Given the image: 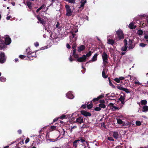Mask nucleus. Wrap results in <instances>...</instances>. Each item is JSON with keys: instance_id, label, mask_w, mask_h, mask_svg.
Masks as SVG:
<instances>
[{"instance_id": "1", "label": "nucleus", "mask_w": 148, "mask_h": 148, "mask_svg": "<svg viewBox=\"0 0 148 148\" xmlns=\"http://www.w3.org/2000/svg\"><path fill=\"white\" fill-rule=\"evenodd\" d=\"M5 42L3 41L1 43L0 42V49H3L5 48L6 45H9L10 44L11 42V40L9 36H6L5 37Z\"/></svg>"}, {"instance_id": "2", "label": "nucleus", "mask_w": 148, "mask_h": 148, "mask_svg": "<svg viewBox=\"0 0 148 148\" xmlns=\"http://www.w3.org/2000/svg\"><path fill=\"white\" fill-rule=\"evenodd\" d=\"M70 41L71 43L75 42L77 39V34L71 32V34L69 36Z\"/></svg>"}, {"instance_id": "3", "label": "nucleus", "mask_w": 148, "mask_h": 148, "mask_svg": "<svg viewBox=\"0 0 148 148\" xmlns=\"http://www.w3.org/2000/svg\"><path fill=\"white\" fill-rule=\"evenodd\" d=\"M102 57L103 60V64L104 66H105L108 63V55L105 51L103 52Z\"/></svg>"}, {"instance_id": "4", "label": "nucleus", "mask_w": 148, "mask_h": 148, "mask_svg": "<svg viewBox=\"0 0 148 148\" xmlns=\"http://www.w3.org/2000/svg\"><path fill=\"white\" fill-rule=\"evenodd\" d=\"M65 7L66 10V15L68 16H71L72 14V12L70 6L66 5H65Z\"/></svg>"}, {"instance_id": "5", "label": "nucleus", "mask_w": 148, "mask_h": 148, "mask_svg": "<svg viewBox=\"0 0 148 148\" xmlns=\"http://www.w3.org/2000/svg\"><path fill=\"white\" fill-rule=\"evenodd\" d=\"M116 34H117L119 40L123 39L124 38L123 34V32L121 29H119L116 32Z\"/></svg>"}, {"instance_id": "6", "label": "nucleus", "mask_w": 148, "mask_h": 148, "mask_svg": "<svg viewBox=\"0 0 148 148\" xmlns=\"http://www.w3.org/2000/svg\"><path fill=\"white\" fill-rule=\"evenodd\" d=\"M27 53L28 57L30 60H33V59H31L32 58H35L36 56V54L35 52H28Z\"/></svg>"}, {"instance_id": "7", "label": "nucleus", "mask_w": 148, "mask_h": 148, "mask_svg": "<svg viewBox=\"0 0 148 148\" xmlns=\"http://www.w3.org/2000/svg\"><path fill=\"white\" fill-rule=\"evenodd\" d=\"M124 46L121 48V50L123 51H125L128 47L127 46V41L126 39L124 40Z\"/></svg>"}, {"instance_id": "8", "label": "nucleus", "mask_w": 148, "mask_h": 148, "mask_svg": "<svg viewBox=\"0 0 148 148\" xmlns=\"http://www.w3.org/2000/svg\"><path fill=\"white\" fill-rule=\"evenodd\" d=\"M36 17L39 21L37 22V23H39V22H40V23L43 25L46 24V21L43 19L39 15L36 16Z\"/></svg>"}, {"instance_id": "9", "label": "nucleus", "mask_w": 148, "mask_h": 148, "mask_svg": "<svg viewBox=\"0 0 148 148\" xmlns=\"http://www.w3.org/2000/svg\"><path fill=\"white\" fill-rule=\"evenodd\" d=\"M135 47V45L133 44L132 41L130 39H129L128 42V50L132 49L134 48Z\"/></svg>"}, {"instance_id": "10", "label": "nucleus", "mask_w": 148, "mask_h": 148, "mask_svg": "<svg viewBox=\"0 0 148 148\" xmlns=\"http://www.w3.org/2000/svg\"><path fill=\"white\" fill-rule=\"evenodd\" d=\"M5 59L6 58L4 54L3 53H1L0 54V62L1 63H3L4 62Z\"/></svg>"}, {"instance_id": "11", "label": "nucleus", "mask_w": 148, "mask_h": 148, "mask_svg": "<svg viewBox=\"0 0 148 148\" xmlns=\"http://www.w3.org/2000/svg\"><path fill=\"white\" fill-rule=\"evenodd\" d=\"M117 88L118 89L124 91L127 93L130 92L129 90L128 89L124 88L123 87L119 86H117Z\"/></svg>"}, {"instance_id": "12", "label": "nucleus", "mask_w": 148, "mask_h": 148, "mask_svg": "<svg viewBox=\"0 0 148 148\" xmlns=\"http://www.w3.org/2000/svg\"><path fill=\"white\" fill-rule=\"evenodd\" d=\"M86 57L85 55H83L82 57H81L77 59V61L79 62H84L86 60Z\"/></svg>"}, {"instance_id": "13", "label": "nucleus", "mask_w": 148, "mask_h": 148, "mask_svg": "<svg viewBox=\"0 0 148 148\" xmlns=\"http://www.w3.org/2000/svg\"><path fill=\"white\" fill-rule=\"evenodd\" d=\"M81 112L82 114L85 116H90L91 115V114L90 112L84 110H82Z\"/></svg>"}, {"instance_id": "14", "label": "nucleus", "mask_w": 148, "mask_h": 148, "mask_svg": "<svg viewBox=\"0 0 148 148\" xmlns=\"http://www.w3.org/2000/svg\"><path fill=\"white\" fill-rule=\"evenodd\" d=\"M109 37V36H108L107 37V38L108 39L107 43L109 44H110L111 45H113L114 43V41L112 39H110Z\"/></svg>"}, {"instance_id": "15", "label": "nucleus", "mask_w": 148, "mask_h": 148, "mask_svg": "<svg viewBox=\"0 0 148 148\" xmlns=\"http://www.w3.org/2000/svg\"><path fill=\"white\" fill-rule=\"evenodd\" d=\"M66 96L67 97L70 99H72L74 98V96L71 92L70 91L68 92L66 94Z\"/></svg>"}, {"instance_id": "16", "label": "nucleus", "mask_w": 148, "mask_h": 148, "mask_svg": "<svg viewBox=\"0 0 148 148\" xmlns=\"http://www.w3.org/2000/svg\"><path fill=\"white\" fill-rule=\"evenodd\" d=\"M76 121L79 123L81 124L84 123V119L81 117H79L76 119Z\"/></svg>"}, {"instance_id": "17", "label": "nucleus", "mask_w": 148, "mask_h": 148, "mask_svg": "<svg viewBox=\"0 0 148 148\" xmlns=\"http://www.w3.org/2000/svg\"><path fill=\"white\" fill-rule=\"evenodd\" d=\"M125 99V96L121 95L119 98V100L121 101L122 104L125 103L124 100Z\"/></svg>"}, {"instance_id": "18", "label": "nucleus", "mask_w": 148, "mask_h": 148, "mask_svg": "<svg viewBox=\"0 0 148 148\" xmlns=\"http://www.w3.org/2000/svg\"><path fill=\"white\" fill-rule=\"evenodd\" d=\"M107 71H106L105 69H103V71L102 73V77L104 78H106L108 77V75L106 74V73H107Z\"/></svg>"}, {"instance_id": "19", "label": "nucleus", "mask_w": 148, "mask_h": 148, "mask_svg": "<svg viewBox=\"0 0 148 148\" xmlns=\"http://www.w3.org/2000/svg\"><path fill=\"white\" fill-rule=\"evenodd\" d=\"M113 135L115 138L117 139L119 137V133L117 132H114L113 133Z\"/></svg>"}, {"instance_id": "20", "label": "nucleus", "mask_w": 148, "mask_h": 148, "mask_svg": "<svg viewBox=\"0 0 148 148\" xmlns=\"http://www.w3.org/2000/svg\"><path fill=\"white\" fill-rule=\"evenodd\" d=\"M85 47L84 45H82L80 46L79 47H78V51L79 52H81L83 50L85 49Z\"/></svg>"}, {"instance_id": "21", "label": "nucleus", "mask_w": 148, "mask_h": 148, "mask_svg": "<svg viewBox=\"0 0 148 148\" xmlns=\"http://www.w3.org/2000/svg\"><path fill=\"white\" fill-rule=\"evenodd\" d=\"M117 123L121 125H124L125 124V123L121 119H116Z\"/></svg>"}, {"instance_id": "22", "label": "nucleus", "mask_w": 148, "mask_h": 148, "mask_svg": "<svg viewBox=\"0 0 148 148\" xmlns=\"http://www.w3.org/2000/svg\"><path fill=\"white\" fill-rule=\"evenodd\" d=\"M143 112H146L148 111V106L145 105L144 106L142 110Z\"/></svg>"}, {"instance_id": "23", "label": "nucleus", "mask_w": 148, "mask_h": 148, "mask_svg": "<svg viewBox=\"0 0 148 148\" xmlns=\"http://www.w3.org/2000/svg\"><path fill=\"white\" fill-rule=\"evenodd\" d=\"M97 55H98L97 53H95L92 58L91 61L92 62H94L97 60Z\"/></svg>"}, {"instance_id": "24", "label": "nucleus", "mask_w": 148, "mask_h": 148, "mask_svg": "<svg viewBox=\"0 0 148 148\" xmlns=\"http://www.w3.org/2000/svg\"><path fill=\"white\" fill-rule=\"evenodd\" d=\"M129 27L130 29H135L136 27V26L134 25V24L132 23L129 24Z\"/></svg>"}, {"instance_id": "25", "label": "nucleus", "mask_w": 148, "mask_h": 148, "mask_svg": "<svg viewBox=\"0 0 148 148\" xmlns=\"http://www.w3.org/2000/svg\"><path fill=\"white\" fill-rule=\"evenodd\" d=\"M26 3L28 7L29 8H31L32 7V2L29 1H27L26 2Z\"/></svg>"}, {"instance_id": "26", "label": "nucleus", "mask_w": 148, "mask_h": 148, "mask_svg": "<svg viewBox=\"0 0 148 148\" xmlns=\"http://www.w3.org/2000/svg\"><path fill=\"white\" fill-rule=\"evenodd\" d=\"M86 3V1L85 0H81V7L84 6L85 3Z\"/></svg>"}, {"instance_id": "27", "label": "nucleus", "mask_w": 148, "mask_h": 148, "mask_svg": "<svg viewBox=\"0 0 148 148\" xmlns=\"http://www.w3.org/2000/svg\"><path fill=\"white\" fill-rule=\"evenodd\" d=\"M141 105H145L147 104V101L145 100H142L140 101Z\"/></svg>"}, {"instance_id": "28", "label": "nucleus", "mask_w": 148, "mask_h": 148, "mask_svg": "<svg viewBox=\"0 0 148 148\" xmlns=\"http://www.w3.org/2000/svg\"><path fill=\"white\" fill-rule=\"evenodd\" d=\"M111 109L113 111H115L116 110H119V107H116L115 106H114L112 107L111 108Z\"/></svg>"}, {"instance_id": "29", "label": "nucleus", "mask_w": 148, "mask_h": 148, "mask_svg": "<svg viewBox=\"0 0 148 148\" xmlns=\"http://www.w3.org/2000/svg\"><path fill=\"white\" fill-rule=\"evenodd\" d=\"M92 54V52L91 51H90L88 53L86 54V55H85L86 57V59L87 57L88 58L90 57Z\"/></svg>"}, {"instance_id": "30", "label": "nucleus", "mask_w": 148, "mask_h": 148, "mask_svg": "<svg viewBox=\"0 0 148 148\" xmlns=\"http://www.w3.org/2000/svg\"><path fill=\"white\" fill-rule=\"evenodd\" d=\"M6 79L3 77H0V81L2 82H5V81Z\"/></svg>"}, {"instance_id": "31", "label": "nucleus", "mask_w": 148, "mask_h": 148, "mask_svg": "<svg viewBox=\"0 0 148 148\" xmlns=\"http://www.w3.org/2000/svg\"><path fill=\"white\" fill-rule=\"evenodd\" d=\"M77 141H76V140H75V141H74L73 143V147H75V148L77 147Z\"/></svg>"}, {"instance_id": "32", "label": "nucleus", "mask_w": 148, "mask_h": 148, "mask_svg": "<svg viewBox=\"0 0 148 148\" xmlns=\"http://www.w3.org/2000/svg\"><path fill=\"white\" fill-rule=\"evenodd\" d=\"M87 108L88 109H90L92 107V104L91 102L90 104L87 105Z\"/></svg>"}, {"instance_id": "33", "label": "nucleus", "mask_w": 148, "mask_h": 148, "mask_svg": "<svg viewBox=\"0 0 148 148\" xmlns=\"http://www.w3.org/2000/svg\"><path fill=\"white\" fill-rule=\"evenodd\" d=\"M99 106L100 108H105L106 107V105L104 104H100L99 105Z\"/></svg>"}, {"instance_id": "34", "label": "nucleus", "mask_w": 148, "mask_h": 148, "mask_svg": "<svg viewBox=\"0 0 148 148\" xmlns=\"http://www.w3.org/2000/svg\"><path fill=\"white\" fill-rule=\"evenodd\" d=\"M138 34L140 35H142L143 34V32L142 30L140 29L137 32Z\"/></svg>"}, {"instance_id": "35", "label": "nucleus", "mask_w": 148, "mask_h": 148, "mask_svg": "<svg viewBox=\"0 0 148 148\" xmlns=\"http://www.w3.org/2000/svg\"><path fill=\"white\" fill-rule=\"evenodd\" d=\"M114 81L118 83H119L120 82V80L119 78H115L114 79Z\"/></svg>"}, {"instance_id": "36", "label": "nucleus", "mask_w": 148, "mask_h": 148, "mask_svg": "<svg viewBox=\"0 0 148 148\" xmlns=\"http://www.w3.org/2000/svg\"><path fill=\"white\" fill-rule=\"evenodd\" d=\"M136 124L137 125L139 126L141 124V122L140 121H137L136 122Z\"/></svg>"}, {"instance_id": "37", "label": "nucleus", "mask_w": 148, "mask_h": 148, "mask_svg": "<svg viewBox=\"0 0 148 148\" xmlns=\"http://www.w3.org/2000/svg\"><path fill=\"white\" fill-rule=\"evenodd\" d=\"M69 2L71 3H75V1L74 0H66Z\"/></svg>"}, {"instance_id": "38", "label": "nucleus", "mask_w": 148, "mask_h": 148, "mask_svg": "<svg viewBox=\"0 0 148 148\" xmlns=\"http://www.w3.org/2000/svg\"><path fill=\"white\" fill-rule=\"evenodd\" d=\"M108 140H109L114 141V140L112 138V137H109L108 138Z\"/></svg>"}, {"instance_id": "39", "label": "nucleus", "mask_w": 148, "mask_h": 148, "mask_svg": "<svg viewBox=\"0 0 148 148\" xmlns=\"http://www.w3.org/2000/svg\"><path fill=\"white\" fill-rule=\"evenodd\" d=\"M139 45L140 46L142 47H145L146 45L145 44L143 43H140L139 44Z\"/></svg>"}, {"instance_id": "40", "label": "nucleus", "mask_w": 148, "mask_h": 148, "mask_svg": "<svg viewBox=\"0 0 148 148\" xmlns=\"http://www.w3.org/2000/svg\"><path fill=\"white\" fill-rule=\"evenodd\" d=\"M95 111H99L101 110L100 108L99 107H96L95 109Z\"/></svg>"}, {"instance_id": "41", "label": "nucleus", "mask_w": 148, "mask_h": 148, "mask_svg": "<svg viewBox=\"0 0 148 148\" xmlns=\"http://www.w3.org/2000/svg\"><path fill=\"white\" fill-rule=\"evenodd\" d=\"M109 84L110 85L112 86V87L114 88L115 87V86H114V85L112 83L111 81L109 80Z\"/></svg>"}, {"instance_id": "42", "label": "nucleus", "mask_w": 148, "mask_h": 148, "mask_svg": "<svg viewBox=\"0 0 148 148\" xmlns=\"http://www.w3.org/2000/svg\"><path fill=\"white\" fill-rule=\"evenodd\" d=\"M134 84H138L139 85H141V83L139 82L138 81H135L134 82Z\"/></svg>"}, {"instance_id": "43", "label": "nucleus", "mask_w": 148, "mask_h": 148, "mask_svg": "<svg viewBox=\"0 0 148 148\" xmlns=\"http://www.w3.org/2000/svg\"><path fill=\"white\" fill-rule=\"evenodd\" d=\"M103 97H104L103 95H101L98 97L97 99H100L103 98Z\"/></svg>"}, {"instance_id": "44", "label": "nucleus", "mask_w": 148, "mask_h": 148, "mask_svg": "<svg viewBox=\"0 0 148 148\" xmlns=\"http://www.w3.org/2000/svg\"><path fill=\"white\" fill-rule=\"evenodd\" d=\"M109 105L110 106V108L111 107H112L114 105V104L112 103H109Z\"/></svg>"}, {"instance_id": "45", "label": "nucleus", "mask_w": 148, "mask_h": 148, "mask_svg": "<svg viewBox=\"0 0 148 148\" xmlns=\"http://www.w3.org/2000/svg\"><path fill=\"white\" fill-rule=\"evenodd\" d=\"M101 125L102 127H104V128H106V125L103 122L101 123Z\"/></svg>"}, {"instance_id": "46", "label": "nucleus", "mask_w": 148, "mask_h": 148, "mask_svg": "<svg viewBox=\"0 0 148 148\" xmlns=\"http://www.w3.org/2000/svg\"><path fill=\"white\" fill-rule=\"evenodd\" d=\"M45 6V5L44 4H43L39 8V9H40V10L41 9H42Z\"/></svg>"}, {"instance_id": "47", "label": "nucleus", "mask_w": 148, "mask_h": 148, "mask_svg": "<svg viewBox=\"0 0 148 148\" xmlns=\"http://www.w3.org/2000/svg\"><path fill=\"white\" fill-rule=\"evenodd\" d=\"M39 45V43L38 42H36L34 43V45L36 47H38Z\"/></svg>"}, {"instance_id": "48", "label": "nucleus", "mask_w": 148, "mask_h": 148, "mask_svg": "<svg viewBox=\"0 0 148 148\" xmlns=\"http://www.w3.org/2000/svg\"><path fill=\"white\" fill-rule=\"evenodd\" d=\"M98 99V97L96 98L93 99L92 101L94 102L98 101L99 100V99Z\"/></svg>"}, {"instance_id": "49", "label": "nucleus", "mask_w": 148, "mask_h": 148, "mask_svg": "<svg viewBox=\"0 0 148 148\" xmlns=\"http://www.w3.org/2000/svg\"><path fill=\"white\" fill-rule=\"evenodd\" d=\"M100 104H104L105 103V101L103 100H101L100 101Z\"/></svg>"}, {"instance_id": "50", "label": "nucleus", "mask_w": 148, "mask_h": 148, "mask_svg": "<svg viewBox=\"0 0 148 148\" xmlns=\"http://www.w3.org/2000/svg\"><path fill=\"white\" fill-rule=\"evenodd\" d=\"M29 138H27L25 140V143H27L29 142Z\"/></svg>"}, {"instance_id": "51", "label": "nucleus", "mask_w": 148, "mask_h": 148, "mask_svg": "<svg viewBox=\"0 0 148 148\" xmlns=\"http://www.w3.org/2000/svg\"><path fill=\"white\" fill-rule=\"evenodd\" d=\"M56 128V127L55 126H51V129L52 130H55Z\"/></svg>"}, {"instance_id": "52", "label": "nucleus", "mask_w": 148, "mask_h": 148, "mask_svg": "<svg viewBox=\"0 0 148 148\" xmlns=\"http://www.w3.org/2000/svg\"><path fill=\"white\" fill-rule=\"evenodd\" d=\"M66 116L65 115H63L60 117V119H63L65 118Z\"/></svg>"}, {"instance_id": "53", "label": "nucleus", "mask_w": 148, "mask_h": 148, "mask_svg": "<svg viewBox=\"0 0 148 148\" xmlns=\"http://www.w3.org/2000/svg\"><path fill=\"white\" fill-rule=\"evenodd\" d=\"M59 25L60 24L58 22H57L56 25V27L58 28L59 27Z\"/></svg>"}, {"instance_id": "54", "label": "nucleus", "mask_w": 148, "mask_h": 148, "mask_svg": "<svg viewBox=\"0 0 148 148\" xmlns=\"http://www.w3.org/2000/svg\"><path fill=\"white\" fill-rule=\"evenodd\" d=\"M129 76H130V79H132V80H134V78L135 77H133V76H131L130 75H129Z\"/></svg>"}, {"instance_id": "55", "label": "nucleus", "mask_w": 148, "mask_h": 148, "mask_svg": "<svg viewBox=\"0 0 148 148\" xmlns=\"http://www.w3.org/2000/svg\"><path fill=\"white\" fill-rule=\"evenodd\" d=\"M76 127H77V126H72L71 127V132H72V130L73 129L75 128H76Z\"/></svg>"}, {"instance_id": "56", "label": "nucleus", "mask_w": 148, "mask_h": 148, "mask_svg": "<svg viewBox=\"0 0 148 148\" xmlns=\"http://www.w3.org/2000/svg\"><path fill=\"white\" fill-rule=\"evenodd\" d=\"M19 58H21L23 59L25 58V56L23 55H20L19 56Z\"/></svg>"}, {"instance_id": "57", "label": "nucleus", "mask_w": 148, "mask_h": 148, "mask_svg": "<svg viewBox=\"0 0 148 148\" xmlns=\"http://www.w3.org/2000/svg\"><path fill=\"white\" fill-rule=\"evenodd\" d=\"M119 78L120 81L123 80L125 79V77H119Z\"/></svg>"}, {"instance_id": "58", "label": "nucleus", "mask_w": 148, "mask_h": 148, "mask_svg": "<svg viewBox=\"0 0 148 148\" xmlns=\"http://www.w3.org/2000/svg\"><path fill=\"white\" fill-rule=\"evenodd\" d=\"M144 38L146 40H147L148 39V34L145 35L144 36Z\"/></svg>"}, {"instance_id": "59", "label": "nucleus", "mask_w": 148, "mask_h": 148, "mask_svg": "<svg viewBox=\"0 0 148 148\" xmlns=\"http://www.w3.org/2000/svg\"><path fill=\"white\" fill-rule=\"evenodd\" d=\"M66 47L68 49H70L71 47L70 45L68 43L66 44Z\"/></svg>"}, {"instance_id": "60", "label": "nucleus", "mask_w": 148, "mask_h": 148, "mask_svg": "<svg viewBox=\"0 0 148 148\" xmlns=\"http://www.w3.org/2000/svg\"><path fill=\"white\" fill-rule=\"evenodd\" d=\"M58 119H59V118H56L54 119L53 120V122H56V121H57L58 120Z\"/></svg>"}, {"instance_id": "61", "label": "nucleus", "mask_w": 148, "mask_h": 148, "mask_svg": "<svg viewBox=\"0 0 148 148\" xmlns=\"http://www.w3.org/2000/svg\"><path fill=\"white\" fill-rule=\"evenodd\" d=\"M82 107L83 108L85 109L86 108V106L85 105H82Z\"/></svg>"}, {"instance_id": "62", "label": "nucleus", "mask_w": 148, "mask_h": 148, "mask_svg": "<svg viewBox=\"0 0 148 148\" xmlns=\"http://www.w3.org/2000/svg\"><path fill=\"white\" fill-rule=\"evenodd\" d=\"M76 49H74L73 50V55H74L75 54V52H76Z\"/></svg>"}, {"instance_id": "63", "label": "nucleus", "mask_w": 148, "mask_h": 148, "mask_svg": "<svg viewBox=\"0 0 148 148\" xmlns=\"http://www.w3.org/2000/svg\"><path fill=\"white\" fill-rule=\"evenodd\" d=\"M11 18V17L10 16H8L7 17H6V19L7 20H9L10 18Z\"/></svg>"}, {"instance_id": "64", "label": "nucleus", "mask_w": 148, "mask_h": 148, "mask_svg": "<svg viewBox=\"0 0 148 148\" xmlns=\"http://www.w3.org/2000/svg\"><path fill=\"white\" fill-rule=\"evenodd\" d=\"M81 141V142H82V143H83L84 142H85V140L84 139H82V138H81L80 140Z\"/></svg>"}]
</instances>
